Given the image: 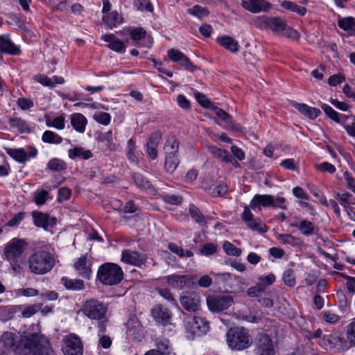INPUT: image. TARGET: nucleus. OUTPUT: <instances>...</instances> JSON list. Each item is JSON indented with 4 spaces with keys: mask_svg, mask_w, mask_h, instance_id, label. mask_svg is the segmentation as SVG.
Wrapping results in <instances>:
<instances>
[{
    "mask_svg": "<svg viewBox=\"0 0 355 355\" xmlns=\"http://www.w3.org/2000/svg\"><path fill=\"white\" fill-rule=\"evenodd\" d=\"M1 342L6 350H12L17 355H55L49 339L42 334L39 324L24 326L17 345L13 334L9 332L1 336Z\"/></svg>",
    "mask_w": 355,
    "mask_h": 355,
    "instance_id": "f257e3e1",
    "label": "nucleus"
},
{
    "mask_svg": "<svg viewBox=\"0 0 355 355\" xmlns=\"http://www.w3.org/2000/svg\"><path fill=\"white\" fill-rule=\"evenodd\" d=\"M27 246L24 239L14 238L6 244L3 250V258L10 263L12 270L18 273L24 261V252Z\"/></svg>",
    "mask_w": 355,
    "mask_h": 355,
    "instance_id": "f03ea898",
    "label": "nucleus"
},
{
    "mask_svg": "<svg viewBox=\"0 0 355 355\" xmlns=\"http://www.w3.org/2000/svg\"><path fill=\"white\" fill-rule=\"evenodd\" d=\"M28 264L31 272L35 275H44L55 266V258L49 252L37 250L29 257Z\"/></svg>",
    "mask_w": 355,
    "mask_h": 355,
    "instance_id": "7ed1b4c3",
    "label": "nucleus"
},
{
    "mask_svg": "<svg viewBox=\"0 0 355 355\" xmlns=\"http://www.w3.org/2000/svg\"><path fill=\"white\" fill-rule=\"evenodd\" d=\"M257 26L261 29H270L275 33L282 34L288 37L296 40L300 37L298 32L288 26L280 17H260L257 21Z\"/></svg>",
    "mask_w": 355,
    "mask_h": 355,
    "instance_id": "20e7f679",
    "label": "nucleus"
},
{
    "mask_svg": "<svg viewBox=\"0 0 355 355\" xmlns=\"http://www.w3.org/2000/svg\"><path fill=\"white\" fill-rule=\"evenodd\" d=\"M97 277L102 284L113 286L121 282L123 278V272L121 268L117 264L106 263L99 267Z\"/></svg>",
    "mask_w": 355,
    "mask_h": 355,
    "instance_id": "39448f33",
    "label": "nucleus"
},
{
    "mask_svg": "<svg viewBox=\"0 0 355 355\" xmlns=\"http://www.w3.org/2000/svg\"><path fill=\"white\" fill-rule=\"evenodd\" d=\"M227 343L232 349L243 350L251 344L248 332L244 328H231L226 334Z\"/></svg>",
    "mask_w": 355,
    "mask_h": 355,
    "instance_id": "423d86ee",
    "label": "nucleus"
},
{
    "mask_svg": "<svg viewBox=\"0 0 355 355\" xmlns=\"http://www.w3.org/2000/svg\"><path fill=\"white\" fill-rule=\"evenodd\" d=\"M83 314L92 320H103L107 313V306L96 300H87L81 309Z\"/></svg>",
    "mask_w": 355,
    "mask_h": 355,
    "instance_id": "0eeeda50",
    "label": "nucleus"
},
{
    "mask_svg": "<svg viewBox=\"0 0 355 355\" xmlns=\"http://www.w3.org/2000/svg\"><path fill=\"white\" fill-rule=\"evenodd\" d=\"M62 351L64 355H83V346L80 338L75 334L65 336L62 339Z\"/></svg>",
    "mask_w": 355,
    "mask_h": 355,
    "instance_id": "6e6552de",
    "label": "nucleus"
},
{
    "mask_svg": "<svg viewBox=\"0 0 355 355\" xmlns=\"http://www.w3.org/2000/svg\"><path fill=\"white\" fill-rule=\"evenodd\" d=\"M170 286L179 290L193 288L196 276L186 275H171L166 277Z\"/></svg>",
    "mask_w": 355,
    "mask_h": 355,
    "instance_id": "1a4fd4ad",
    "label": "nucleus"
},
{
    "mask_svg": "<svg viewBox=\"0 0 355 355\" xmlns=\"http://www.w3.org/2000/svg\"><path fill=\"white\" fill-rule=\"evenodd\" d=\"M233 302V297L230 295L209 296L207 298L209 309L216 313L227 309Z\"/></svg>",
    "mask_w": 355,
    "mask_h": 355,
    "instance_id": "9d476101",
    "label": "nucleus"
},
{
    "mask_svg": "<svg viewBox=\"0 0 355 355\" xmlns=\"http://www.w3.org/2000/svg\"><path fill=\"white\" fill-rule=\"evenodd\" d=\"M182 306L187 311L195 313L200 309V300L196 292H183L180 296Z\"/></svg>",
    "mask_w": 355,
    "mask_h": 355,
    "instance_id": "9b49d317",
    "label": "nucleus"
},
{
    "mask_svg": "<svg viewBox=\"0 0 355 355\" xmlns=\"http://www.w3.org/2000/svg\"><path fill=\"white\" fill-rule=\"evenodd\" d=\"M255 353L257 355H275V349L271 338L265 334L257 336Z\"/></svg>",
    "mask_w": 355,
    "mask_h": 355,
    "instance_id": "f8f14e48",
    "label": "nucleus"
},
{
    "mask_svg": "<svg viewBox=\"0 0 355 355\" xmlns=\"http://www.w3.org/2000/svg\"><path fill=\"white\" fill-rule=\"evenodd\" d=\"M242 220L245 222L248 227L252 230L257 231L261 233L266 232L267 227L259 218H254L252 213L247 207L244 208L241 215Z\"/></svg>",
    "mask_w": 355,
    "mask_h": 355,
    "instance_id": "ddd939ff",
    "label": "nucleus"
},
{
    "mask_svg": "<svg viewBox=\"0 0 355 355\" xmlns=\"http://www.w3.org/2000/svg\"><path fill=\"white\" fill-rule=\"evenodd\" d=\"M321 345L325 347H329L335 352H340L347 351L345 346L344 338L339 335L330 334L323 336Z\"/></svg>",
    "mask_w": 355,
    "mask_h": 355,
    "instance_id": "4468645a",
    "label": "nucleus"
},
{
    "mask_svg": "<svg viewBox=\"0 0 355 355\" xmlns=\"http://www.w3.org/2000/svg\"><path fill=\"white\" fill-rule=\"evenodd\" d=\"M241 6L252 13L266 12L271 7V4L265 0H243Z\"/></svg>",
    "mask_w": 355,
    "mask_h": 355,
    "instance_id": "2eb2a0df",
    "label": "nucleus"
},
{
    "mask_svg": "<svg viewBox=\"0 0 355 355\" xmlns=\"http://www.w3.org/2000/svg\"><path fill=\"white\" fill-rule=\"evenodd\" d=\"M121 260L131 265L141 266L146 261L145 256L137 251L125 250L122 252Z\"/></svg>",
    "mask_w": 355,
    "mask_h": 355,
    "instance_id": "dca6fc26",
    "label": "nucleus"
},
{
    "mask_svg": "<svg viewBox=\"0 0 355 355\" xmlns=\"http://www.w3.org/2000/svg\"><path fill=\"white\" fill-rule=\"evenodd\" d=\"M162 138V135L159 132H153L149 136L146 147L148 156L153 160L157 157V148Z\"/></svg>",
    "mask_w": 355,
    "mask_h": 355,
    "instance_id": "f3484780",
    "label": "nucleus"
},
{
    "mask_svg": "<svg viewBox=\"0 0 355 355\" xmlns=\"http://www.w3.org/2000/svg\"><path fill=\"white\" fill-rule=\"evenodd\" d=\"M151 314L157 323L163 325H166L170 323L171 313L166 308H164L159 305L155 306L152 309Z\"/></svg>",
    "mask_w": 355,
    "mask_h": 355,
    "instance_id": "a211bd4d",
    "label": "nucleus"
},
{
    "mask_svg": "<svg viewBox=\"0 0 355 355\" xmlns=\"http://www.w3.org/2000/svg\"><path fill=\"white\" fill-rule=\"evenodd\" d=\"M32 216L34 224L45 230H47L49 227H53L57 222L55 218H50L47 214L39 211H33Z\"/></svg>",
    "mask_w": 355,
    "mask_h": 355,
    "instance_id": "6ab92c4d",
    "label": "nucleus"
},
{
    "mask_svg": "<svg viewBox=\"0 0 355 355\" xmlns=\"http://www.w3.org/2000/svg\"><path fill=\"white\" fill-rule=\"evenodd\" d=\"M0 51L15 55L21 53L20 49L11 42L9 35H0Z\"/></svg>",
    "mask_w": 355,
    "mask_h": 355,
    "instance_id": "aec40b11",
    "label": "nucleus"
},
{
    "mask_svg": "<svg viewBox=\"0 0 355 355\" xmlns=\"http://www.w3.org/2000/svg\"><path fill=\"white\" fill-rule=\"evenodd\" d=\"M291 105L297 109L299 112H300L302 114L311 119L317 118L321 114L320 110L315 107H310L304 103H299L295 101H292Z\"/></svg>",
    "mask_w": 355,
    "mask_h": 355,
    "instance_id": "412c9836",
    "label": "nucleus"
},
{
    "mask_svg": "<svg viewBox=\"0 0 355 355\" xmlns=\"http://www.w3.org/2000/svg\"><path fill=\"white\" fill-rule=\"evenodd\" d=\"M274 196L271 195H261L257 194L252 199L250 207L252 209L259 208L260 209L261 206L262 207H270L274 202Z\"/></svg>",
    "mask_w": 355,
    "mask_h": 355,
    "instance_id": "4be33fe9",
    "label": "nucleus"
},
{
    "mask_svg": "<svg viewBox=\"0 0 355 355\" xmlns=\"http://www.w3.org/2000/svg\"><path fill=\"white\" fill-rule=\"evenodd\" d=\"M102 40L109 43L108 46L112 50L121 53L125 51L124 43L116 38L114 34L103 35Z\"/></svg>",
    "mask_w": 355,
    "mask_h": 355,
    "instance_id": "5701e85b",
    "label": "nucleus"
},
{
    "mask_svg": "<svg viewBox=\"0 0 355 355\" xmlns=\"http://www.w3.org/2000/svg\"><path fill=\"white\" fill-rule=\"evenodd\" d=\"M102 19L105 24L110 28L112 29L116 27L118 25L121 24L123 21V18L116 10L110 12L104 15Z\"/></svg>",
    "mask_w": 355,
    "mask_h": 355,
    "instance_id": "b1692460",
    "label": "nucleus"
},
{
    "mask_svg": "<svg viewBox=\"0 0 355 355\" xmlns=\"http://www.w3.org/2000/svg\"><path fill=\"white\" fill-rule=\"evenodd\" d=\"M208 150L214 157L221 162L226 163L234 162V157L226 150L215 146H209Z\"/></svg>",
    "mask_w": 355,
    "mask_h": 355,
    "instance_id": "393cba45",
    "label": "nucleus"
},
{
    "mask_svg": "<svg viewBox=\"0 0 355 355\" xmlns=\"http://www.w3.org/2000/svg\"><path fill=\"white\" fill-rule=\"evenodd\" d=\"M218 43L227 50L236 53L239 49V42L234 38L225 35L217 38Z\"/></svg>",
    "mask_w": 355,
    "mask_h": 355,
    "instance_id": "a878e982",
    "label": "nucleus"
},
{
    "mask_svg": "<svg viewBox=\"0 0 355 355\" xmlns=\"http://www.w3.org/2000/svg\"><path fill=\"white\" fill-rule=\"evenodd\" d=\"M338 26L340 28L347 32L349 35H355V18L345 17L338 20Z\"/></svg>",
    "mask_w": 355,
    "mask_h": 355,
    "instance_id": "bb28decb",
    "label": "nucleus"
},
{
    "mask_svg": "<svg viewBox=\"0 0 355 355\" xmlns=\"http://www.w3.org/2000/svg\"><path fill=\"white\" fill-rule=\"evenodd\" d=\"M8 123L12 128L17 129L21 133H28L31 131L29 124L21 118H10Z\"/></svg>",
    "mask_w": 355,
    "mask_h": 355,
    "instance_id": "cd10ccee",
    "label": "nucleus"
},
{
    "mask_svg": "<svg viewBox=\"0 0 355 355\" xmlns=\"http://www.w3.org/2000/svg\"><path fill=\"white\" fill-rule=\"evenodd\" d=\"M68 155L69 158L72 159L77 158L89 159L93 156V154L89 150H86L80 146H76L75 148L68 150Z\"/></svg>",
    "mask_w": 355,
    "mask_h": 355,
    "instance_id": "c85d7f7f",
    "label": "nucleus"
},
{
    "mask_svg": "<svg viewBox=\"0 0 355 355\" xmlns=\"http://www.w3.org/2000/svg\"><path fill=\"white\" fill-rule=\"evenodd\" d=\"M71 124L78 132L83 133L85 130L87 119L80 113H75L71 116Z\"/></svg>",
    "mask_w": 355,
    "mask_h": 355,
    "instance_id": "c756f323",
    "label": "nucleus"
},
{
    "mask_svg": "<svg viewBox=\"0 0 355 355\" xmlns=\"http://www.w3.org/2000/svg\"><path fill=\"white\" fill-rule=\"evenodd\" d=\"M98 141L105 143L107 149L110 151H114L117 148L116 139L112 130L101 133L98 136Z\"/></svg>",
    "mask_w": 355,
    "mask_h": 355,
    "instance_id": "7c9ffc66",
    "label": "nucleus"
},
{
    "mask_svg": "<svg viewBox=\"0 0 355 355\" xmlns=\"http://www.w3.org/2000/svg\"><path fill=\"white\" fill-rule=\"evenodd\" d=\"M155 345L156 349L153 350H157V352L162 355H169L172 351L171 345L168 339L166 338H157L155 340Z\"/></svg>",
    "mask_w": 355,
    "mask_h": 355,
    "instance_id": "2f4dec72",
    "label": "nucleus"
},
{
    "mask_svg": "<svg viewBox=\"0 0 355 355\" xmlns=\"http://www.w3.org/2000/svg\"><path fill=\"white\" fill-rule=\"evenodd\" d=\"M292 227H297L300 233L304 236H309L314 234L315 226L313 223L307 220H302L298 225L291 224Z\"/></svg>",
    "mask_w": 355,
    "mask_h": 355,
    "instance_id": "473e14b6",
    "label": "nucleus"
},
{
    "mask_svg": "<svg viewBox=\"0 0 355 355\" xmlns=\"http://www.w3.org/2000/svg\"><path fill=\"white\" fill-rule=\"evenodd\" d=\"M179 164L180 160L177 155H173L171 153L166 154L164 168L168 173H173L176 170Z\"/></svg>",
    "mask_w": 355,
    "mask_h": 355,
    "instance_id": "72a5a7b5",
    "label": "nucleus"
},
{
    "mask_svg": "<svg viewBox=\"0 0 355 355\" xmlns=\"http://www.w3.org/2000/svg\"><path fill=\"white\" fill-rule=\"evenodd\" d=\"M61 282L68 290L80 291L84 288V282L81 279L62 277Z\"/></svg>",
    "mask_w": 355,
    "mask_h": 355,
    "instance_id": "f704fd0d",
    "label": "nucleus"
},
{
    "mask_svg": "<svg viewBox=\"0 0 355 355\" xmlns=\"http://www.w3.org/2000/svg\"><path fill=\"white\" fill-rule=\"evenodd\" d=\"M6 153L19 163H24L27 161L25 148H5Z\"/></svg>",
    "mask_w": 355,
    "mask_h": 355,
    "instance_id": "c9c22d12",
    "label": "nucleus"
},
{
    "mask_svg": "<svg viewBox=\"0 0 355 355\" xmlns=\"http://www.w3.org/2000/svg\"><path fill=\"white\" fill-rule=\"evenodd\" d=\"M192 331L195 334H205L209 330V324L202 318H194L192 322Z\"/></svg>",
    "mask_w": 355,
    "mask_h": 355,
    "instance_id": "e433bc0d",
    "label": "nucleus"
},
{
    "mask_svg": "<svg viewBox=\"0 0 355 355\" xmlns=\"http://www.w3.org/2000/svg\"><path fill=\"white\" fill-rule=\"evenodd\" d=\"M132 178L138 188L143 190H148L153 188L151 183L142 174L134 173Z\"/></svg>",
    "mask_w": 355,
    "mask_h": 355,
    "instance_id": "4c0bfd02",
    "label": "nucleus"
},
{
    "mask_svg": "<svg viewBox=\"0 0 355 355\" xmlns=\"http://www.w3.org/2000/svg\"><path fill=\"white\" fill-rule=\"evenodd\" d=\"M281 6L284 9L297 13L300 16H304L306 12L305 7L300 6L291 1H282Z\"/></svg>",
    "mask_w": 355,
    "mask_h": 355,
    "instance_id": "58836bf2",
    "label": "nucleus"
},
{
    "mask_svg": "<svg viewBox=\"0 0 355 355\" xmlns=\"http://www.w3.org/2000/svg\"><path fill=\"white\" fill-rule=\"evenodd\" d=\"M42 140L44 143L60 144L62 142V138L51 130H46L42 136Z\"/></svg>",
    "mask_w": 355,
    "mask_h": 355,
    "instance_id": "ea45409f",
    "label": "nucleus"
},
{
    "mask_svg": "<svg viewBox=\"0 0 355 355\" xmlns=\"http://www.w3.org/2000/svg\"><path fill=\"white\" fill-rule=\"evenodd\" d=\"M277 239L284 244H288L292 246H300L302 244V241L300 238L295 237L290 234H279Z\"/></svg>",
    "mask_w": 355,
    "mask_h": 355,
    "instance_id": "a19ab883",
    "label": "nucleus"
},
{
    "mask_svg": "<svg viewBox=\"0 0 355 355\" xmlns=\"http://www.w3.org/2000/svg\"><path fill=\"white\" fill-rule=\"evenodd\" d=\"M179 149V142L173 137H168L164 145L165 154H169V153L176 155V153Z\"/></svg>",
    "mask_w": 355,
    "mask_h": 355,
    "instance_id": "79ce46f5",
    "label": "nucleus"
},
{
    "mask_svg": "<svg viewBox=\"0 0 355 355\" xmlns=\"http://www.w3.org/2000/svg\"><path fill=\"white\" fill-rule=\"evenodd\" d=\"M75 268L79 272L85 277H89L90 273V269L87 266L86 257H82L79 258L77 262L75 263Z\"/></svg>",
    "mask_w": 355,
    "mask_h": 355,
    "instance_id": "37998d69",
    "label": "nucleus"
},
{
    "mask_svg": "<svg viewBox=\"0 0 355 355\" xmlns=\"http://www.w3.org/2000/svg\"><path fill=\"white\" fill-rule=\"evenodd\" d=\"M41 309V304L24 305L20 307L23 318H28Z\"/></svg>",
    "mask_w": 355,
    "mask_h": 355,
    "instance_id": "c03bdc74",
    "label": "nucleus"
},
{
    "mask_svg": "<svg viewBox=\"0 0 355 355\" xmlns=\"http://www.w3.org/2000/svg\"><path fill=\"white\" fill-rule=\"evenodd\" d=\"M168 248L172 252L176 254L180 257H191L193 255V253L191 250H184L173 243H170Z\"/></svg>",
    "mask_w": 355,
    "mask_h": 355,
    "instance_id": "a18cd8bd",
    "label": "nucleus"
},
{
    "mask_svg": "<svg viewBox=\"0 0 355 355\" xmlns=\"http://www.w3.org/2000/svg\"><path fill=\"white\" fill-rule=\"evenodd\" d=\"M189 214L192 218L200 225H205L207 223L206 219L204 216L200 213L199 209L194 205L189 207Z\"/></svg>",
    "mask_w": 355,
    "mask_h": 355,
    "instance_id": "49530a36",
    "label": "nucleus"
},
{
    "mask_svg": "<svg viewBox=\"0 0 355 355\" xmlns=\"http://www.w3.org/2000/svg\"><path fill=\"white\" fill-rule=\"evenodd\" d=\"M228 191L227 185L225 183H218L213 188H209V192L214 197L223 196Z\"/></svg>",
    "mask_w": 355,
    "mask_h": 355,
    "instance_id": "de8ad7c7",
    "label": "nucleus"
},
{
    "mask_svg": "<svg viewBox=\"0 0 355 355\" xmlns=\"http://www.w3.org/2000/svg\"><path fill=\"white\" fill-rule=\"evenodd\" d=\"M187 12L189 15L197 17H207L209 14L207 8L202 7L199 5L193 6L191 8L189 9Z\"/></svg>",
    "mask_w": 355,
    "mask_h": 355,
    "instance_id": "09e8293b",
    "label": "nucleus"
},
{
    "mask_svg": "<svg viewBox=\"0 0 355 355\" xmlns=\"http://www.w3.org/2000/svg\"><path fill=\"white\" fill-rule=\"evenodd\" d=\"M223 248L229 256L239 257L241 254V250L229 241H225L223 243Z\"/></svg>",
    "mask_w": 355,
    "mask_h": 355,
    "instance_id": "8fccbe9b",
    "label": "nucleus"
},
{
    "mask_svg": "<svg viewBox=\"0 0 355 355\" xmlns=\"http://www.w3.org/2000/svg\"><path fill=\"white\" fill-rule=\"evenodd\" d=\"M210 110H213L216 116L222 121H223L226 124L232 123V116L223 109L219 108L214 105H211V108Z\"/></svg>",
    "mask_w": 355,
    "mask_h": 355,
    "instance_id": "3c124183",
    "label": "nucleus"
},
{
    "mask_svg": "<svg viewBox=\"0 0 355 355\" xmlns=\"http://www.w3.org/2000/svg\"><path fill=\"white\" fill-rule=\"evenodd\" d=\"M46 123L48 127H53L58 130H62L64 128V117L58 116L53 120L47 119Z\"/></svg>",
    "mask_w": 355,
    "mask_h": 355,
    "instance_id": "603ef678",
    "label": "nucleus"
},
{
    "mask_svg": "<svg viewBox=\"0 0 355 355\" xmlns=\"http://www.w3.org/2000/svg\"><path fill=\"white\" fill-rule=\"evenodd\" d=\"M47 167L51 171H61L65 168V164L61 159L53 158L48 162Z\"/></svg>",
    "mask_w": 355,
    "mask_h": 355,
    "instance_id": "864d4df0",
    "label": "nucleus"
},
{
    "mask_svg": "<svg viewBox=\"0 0 355 355\" xmlns=\"http://www.w3.org/2000/svg\"><path fill=\"white\" fill-rule=\"evenodd\" d=\"M135 6L141 11L153 12V6L149 0H135Z\"/></svg>",
    "mask_w": 355,
    "mask_h": 355,
    "instance_id": "5fc2aeb1",
    "label": "nucleus"
},
{
    "mask_svg": "<svg viewBox=\"0 0 355 355\" xmlns=\"http://www.w3.org/2000/svg\"><path fill=\"white\" fill-rule=\"evenodd\" d=\"M275 276L274 274L270 273L267 276H260L258 278V284L263 287L266 291V288L272 285L275 282Z\"/></svg>",
    "mask_w": 355,
    "mask_h": 355,
    "instance_id": "6e6d98bb",
    "label": "nucleus"
},
{
    "mask_svg": "<svg viewBox=\"0 0 355 355\" xmlns=\"http://www.w3.org/2000/svg\"><path fill=\"white\" fill-rule=\"evenodd\" d=\"M94 119L98 123L107 125L111 121V116L107 112H96L94 115Z\"/></svg>",
    "mask_w": 355,
    "mask_h": 355,
    "instance_id": "4d7b16f0",
    "label": "nucleus"
},
{
    "mask_svg": "<svg viewBox=\"0 0 355 355\" xmlns=\"http://www.w3.org/2000/svg\"><path fill=\"white\" fill-rule=\"evenodd\" d=\"M284 284L290 287L295 285V276L294 271L291 269L286 270L282 277Z\"/></svg>",
    "mask_w": 355,
    "mask_h": 355,
    "instance_id": "13d9d810",
    "label": "nucleus"
},
{
    "mask_svg": "<svg viewBox=\"0 0 355 355\" xmlns=\"http://www.w3.org/2000/svg\"><path fill=\"white\" fill-rule=\"evenodd\" d=\"M337 196L340 200V205L346 209L347 211H349L347 207L348 205H355V202L352 200V195L348 192L337 193Z\"/></svg>",
    "mask_w": 355,
    "mask_h": 355,
    "instance_id": "bf43d9fd",
    "label": "nucleus"
},
{
    "mask_svg": "<svg viewBox=\"0 0 355 355\" xmlns=\"http://www.w3.org/2000/svg\"><path fill=\"white\" fill-rule=\"evenodd\" d=\"M194 96H195L197 101L202 107L211 109V105H214V104L203 94H202L198 91H195Z\"/></svg>",
    "mask_w": 355,
    "mask_h": 355,
    "instance_id": "052dcab7",
    "label": "nucleus"
},
{
    "mask_svg": "<svg viewBox=\"0 0 355 355\" xmlns=\"http://www.w3.org/2000/svg\"><path fill=\"white\" fill-rule=\"evenodd\" d=\"M345 346L347 350L355 346V331L353 327L348 329L347 331V339L344 340Z\"/></svg>",
    "mask_w": 355,
    "mask_h": 355,
    "instance_id": "680f3d73",
    "label": "nucleus"
},
{
    "mask_svg": "<svg viewBox=\"0 0 355 355\" xmlns=\"http://www.w3.org/2000/svg\"><path fill=\"white\" fill-rule=\"evenodd\" d=\"M321 107L322 109L323 110V111L324 112V113L330 118L331 119L334 121L335 122H338L339 121V119H338V113L335 111L331 107H330L329 105H328L327 104H322L321 105Z\"/></svg>",
    "mask_w": 355,
    "mask_h": 355,
    "instance_id": "e2e57ef3",
    "label": "nucleus"
},
{
    "mask_svg": "<svg viewBox=\"0 0 355 355\" xmlns=\"http://www.w3.org/2000/svg\"><path fill=\"white\" fill-rule=\"evenodd\" d=\"M49 193L46 190H37L35 193V202L38 205H44L46 201Z\"/></svg>",
    "mask_w": 355,
    "mask_h": 355,
    "instance_id": "0e129e2a",
    "label": "nucleus"
},
{
    "mask_svg": "<svg viewBox=\"0 0 355 355\" xmlns=\"http://www.w3.org/2000/svg\"><path fill=\"white\" fill-rule=\"evenodd\" d=\"M264 291L263 287L257 283L255 286L248 289L247 294L250 297H257L260 296Z\"/></svg>",
    "mask_w": 355,
    "mask_h": 355,
    "instance_id": "69168bd1",
    "label": "nucleus"
},
{
    "mask_svg": "<svg viewBox=\"0 0 355 355\" xmlns=\"http://www.w3.org/2000/svg\"><path fill=\"white\" fill-rule=\"evenodd\" d=\"M146 31L141 27L134 28L130 33V37L132 40L138 41L145 37Z\"/></svg>",
    "mask_w": 355,
    "mask_h": 355,
    "instance_id": "338daca9",
    "label": "nucleus"
},
{
    "mask_svg": "<svg viewBox=\"0 0 355 355\" xmlns=\"http://www.w3.org/2000/svg\"><path fill=\"white\" fill-rule=\"evenodd\" d=\"M216 250V245L211 243H209L202 246V248L200 249V254L205 256H209L214 254Z\"/></svg>",
    "mask_w": 355,
    "mask_h": 355,
    "instance_id": "774afa93",
    "label": "nucleus"
}]
</instances>
